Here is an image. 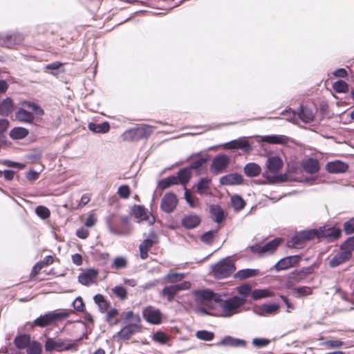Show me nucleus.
<instances>
[{"label":"nucleus","instance_id":"1","mask_svg":"<svg viewBox=\"0 0 354 354\" xmlns=\"http://www.w3.org/2000/svg\"><path fill=\"white\" fill-rule=\"evenodd\" d=\"M72 313L73 310L71 309H62L60 311L53 310L48 312L36 318L33 321L32 324H31V328L35 326L44 328L56 324L58 322L62 321L63 319L68 317Z\"/></svg>","mask_w":354,"mask_h":354},{"label":"nucleus","instance_id":"2","mask_svg":"<svg viewBox=\"0 0 354 354\" xmlns=\"http://www.w3.org/2000/svg\"><path fill=\"white\" fill-rule=\"evenodd\" d=\"M115 215L111 214L105 219L106 225L109 232L115 235L127 236L131 234L132 226L128 216L120 217V222L118 223L115 221Z\"/></svg>","mask_w":354,"mask_h":354},{"label":"nucleus","instance_id":"3","mask_svg":"<svg viewBox=\"0 0 354 354\" xmlns=\"http://www.w3.org/2000/svg\"><path fill=\"white\" fill-rule=\"evenodd\" d=\"M78 344L73 342L71 339H59L55 340L53 337H47L44 344V348L46 352L52 353L54 351L63 352L70 350L77 351Z\"/></svg>","mask_w":354,"mask_h":354},{"label":"nucleus","instance_id":"4","mask_svg":"<svg viewBox=\"0 0 354 354\" xmlns=\"http://www.w3.org/2000/svg\"><path fill=\"white\" fill-rule=\"evenodd\" d=\"M315 266L304 267L301 269H295L286 276L285 286L288 289H292L297 283L306 280L314 272Z\"/></svg>","mask_w":354,"mask_h":354},{"label":"nucleus","instance_id":"5","mask_svg":"<svg viewBox=\"0 0 354 354\" xmlns=\"http://www.w3.org/2000/svg\"><path fill=\"white\" fill-rule=\"evenodd\" d=\"M153 133V127L148 124H142L126 130L122 134L124 141L135 142L142 139H147Z\"/></svg>","mask_w":354,"mask_h":354},{"label":"nucleus","instance_id":"6","mask_svg":"<svg viewBox=\"0 0 354 354\" xmlns=\"http://www.w3.org/2000/svg\"><path fill=\"white\" fill-rule=\"evenodd\" d=\"M235 270V263L230 257L223 259L216 264L212 266L214 276L218 279L230 277Z\"/></svg>","mask_w":354,"mask_h":354},{"label":"nucleus","instance_id":"7","mask_svg":"<svg viewBox=\"0 0 354 354\" xmlns=\"http://www.w3.org/2000/svg\"><path fill=\"white\" fill-rule=\"evenodd\" d=\"M282 241L281 238H274L265 244L256 243L251 245L250 246V250L252 253L257 254L260 257L268 254H272L281 245Z\"/></svg>","mask_w":354,"mask_h":354},{"label":"nucleus","instance_id":"8","mask_svg":"<svg viewBox=\"0 0 354 354\" xmlns=\"http://www.w3.org/2000/svg\"><path fill=\"white\" fill-rule=\"evenodd\" d=\"M220 296L208 289L201 290V313L210 314L209 310L218 304Z\"/></svg>","mask_w":354,"mask_h":354},{"label":"nucleus","instance_id":"9","mask_svg":"<svg viewBox=\"0 0 354 354\" xmlns=\"http://www.w3.org/2000/svg\"><path fill=\"white\" fill-rule=\"evenodd\" d=\"M244 299L234 296L227 299H220L218 304L226 317H230L238 312V309L244 304Z\"/></svg>","mask_w":354,"mask_h":354},{"label":"nucleus","instance_id":"10","mask_svg":"<svg viewBox=\"0 0 354 354\" xmlns=\"http://www.w3.org/2000/svg\"><path fill=\"white\" fill-rule=\"evenodd\" d=\"M283 161L279 157L272 156L268 158L266 162V167L268 170L263 174V176L272 183L276 182L281 178V176L272 177L270 176V173L274 174L278 173L283 167Z\"/></svg>","mask_w":354,"mask_h":354},{"label":"nucleus","instance_id":"11","mask_svg":"<svg viewBox=\"0 0 354 354\" xmlns=\"http://www.w3.org/2000/svg\"><path fill=\"white\" fill-rule=\"evenodd\" d=\"M191 283L188 281H184L181 283H178L174 285L165 286L160 295L162 297H166L169 302L174 301L177 293L180 290H185L189 289Z\"/></svg>","mask_w":354,"mask_h":354},{"label":"nucleus","instance_id":"12","mask_svg":"<svg viewBox=\"0 0 354 354\" xmlns=\"http://www.w3.org/2000/svg\"><path fill=\"white\" fill-rule=\"evenodd\" d=\"M142 317L147 323L153 325H159L166 319L160 309L152 306H148L142 310Z\"/></svg>","mask_w":354,"mask_h":354},{"label":"nucleus","instance_id":"13","mask_svg":"<svg viewBox=\"0 0 354 354\" xmlns=\"http://www.w3.org/2000/svg\"><path fill=\"white\" fill-rule=\"evenodd\" d=\"M194 169L196 174H199V159L197 158L193 161L188 167L180 169L177 172L176 178L177 184L180 183L185 186L190 180L192 176V170Z\"/></svg>","mask_w":354,"mask_h":354},{"label":"nucleus","instance_id":"14","mask_svg":"<svg viewBox=\"0 0 354 354\" xmlns=\"http://www.w3.org/2000/svg\"><path fill=\"white\" fill-rule=\"evenodd\" d=\"M301 260V257L299 255L288 256L281 259L273 266L271 270H274L277 272L288 270L299 266Z\"/></svg>","mask_w":354,"mask_h":354},{"label":"nucleus","instance_id":"15","mask_svg":"<svg viewBox=\"0 0 354 354\" xmlns=\"http://www.w3.org/2000/svg\"><path fill=\"white\" fill-rule=\"evenodd\" d=\"M317 235L318 239H324L328 243H331L338 240L341 237L342 231L337 227L322 226L317 229Z\"/></svg>","mask_w":354,"mask_h":354},{"label":"nucleus","instance_id":"16","mask_svg":"<svg viewBox=\"0 0 354 354\" xmlns=\"http://www.w3.org/2000/svg\"><path fill=\"white\" fill-rule=\"evenodd\" d=\"M230 162V158L226 154H219L214 157L210 165V171L215 175L225 171Z\"/></svg>","mask_w":354,"mask_h":354},{"label":"nucleus","instance_id":"17","mask_svg":"<svg viewBox=\"0 0 354 354\" xmlns=\"http://www.w3.org/2000/svg\"><path fill=\"white\" fill-rule=\"evenodd\" d=\"M140 330V323H128L114 335L113 337H118L124 341L129 340L133 335Z\"/></svg>","mask_w":354,"mask_h":354},{"label":"nucleus","instance_id":"18","mask_svg":"<svg viewBox=\"0 0 354 354\" xmlns=\"http://www.w3.org/2000/svg\"><path fill=\"white\" fill-rule=\"evenodd\" d=\"M178 198L174 192L166 193L160 203V209L162 212L169 214L176 209L178 205Z\"/></svg>","mask_w":354,"mask_h":354},{"label":"nucleus","instance_id":"19","mask_svg":"<svg viewBox=\"0 0 354 354\" xmlns=\"http://www.w3.org/2000/svg\"><path fill=\"white\" fill-rule=\"evenodd\" d=\"M24 39V35L18 32H13L7 35L3 33L2 46L12 48L16 45L21 44Z\"/></svg>","mask_w":354,"mask_h":354},{"label":"nucleus","instance_id":"20","mask_svg":"<svg viewBox=\"0 0 354 354\" xmlns=\"http://www.w3.org/2000/svg\"><path fill=\"white\" fill-rule=\"evenodd\" d=\"M223 148L225 149H240L245 153H250V151L252 150V147L250 145V142L245 138H239L226 142L223 145Z\"/></svg>","mask_w":354,"mask_h":354},{"label":"nucleus","instance_id":"21","mask_svg":"<svg viewBox=\"0 0 354 354\" xmlns=\"http://www.w3.org/2000/svg\"><path fill=\"white\" fill-rule=\"evenodd\" d=\"M351 257L352 253L345 250H341L329 260L328 265L330 268H335L349 261Z\"/></svg>","mask_w":354,"mask_h":354},{"label":"nucleus","instance_id":"22","mask_svg":"<svg viewBox=\"0 0 354 354\" xmlns=\"http://www.w3.org/2000/svg\"><path fill=\"white\" fill-rule=\"evenodd\" d=\"M301 167L306 173L315 174L320 169L319 162L315 158H308L302 162Z\"/></svg>","mask_w":354,"mask_h":354},{"label":"nucleus","instance_id":"23","mask_svg":"<svg viewBox=\"0 0 354 354\" xmlns=\"http://www.w3.org/2000/svg\"><path fill=\"white\" fill-rule=\"evenodd\" d=\"M130 214L138 219V222L149 219L148 209L142 205H133Z\"/></svg>","mask_w":354,"mask_h":354},{"label":"nucleus","instance_id":"24","mask_svg":"<svg viewBox=\"0 0 354 354\" xmlns=\"http://www.w3.org/2000/svg\"><path fill=\"white\" fill-rule=\"evenodd\" d=\"M15 115L17 121L23 123L32 124L35 120V115L30 111L21 107L15 112Z\"/></svg>","mask_w":354,"mask_h":354},{"label":"nucleus","instance_id":"25","mask_svg":"<svg viewBox=\"0 0 354 354\" xmlns=\"http://www.w3.org/2000/svg\"><path fill=\"white\" fill-rule=\"evenodd\" d=\"M348 168V165L340 160L329 162L326 165V169L331 174L344 173Z\"/></svg>","mask_w":354,"mask_h":354},{"label":"nucleus","instance_id":"26","mask_svg":"<svg viewBox=\"0 0 354 354\" xmlns=\"http://www.w3.org/2000/svg\"><path fill=\"white\" fill-rule=\"evenodd\" d=\"M243 180V178L241 174L234 173L222 176L220 178V183L223 185H240Z\"/></svg>","mask_w":354,"mask_h":354},{"label":"nucleus","instance_id":"27","mask_svg":"<svg viewBox=\"0 0 354 354\" xmlns=\"http://www.w3.org/2000/svg\"><path fill=\"white\" fill-rule=\"evenodd\" d=\"M15 109L13 100L10 97H7L0 102V115L7 117L12 113Z\"/></svg>","mask_w":354,"mask_h":354},{"label":"nucleus","instance_id":"28","mask_svg":"<svg viewBox=\"0 0 354 354\" xmlns=\"http://www.w3.org/2000/svg\"><path fill=\"white\" fill-rule=\"evenodd\" d=\"M89 131L94 133H106L110 130V124L107 121L102 122L101 123H97L95 122H91L88 124Z\"/></svg>","mask_w":354,"mask_h":354},{"label":"nucleus","instance_id":"29","mask_svg":"<svg viewBox=\"0 0 354 354\" xmlns=\"http://www.w3.org/2000/svg\"><path fill=\"white\" fill-rule=\"evenodd\" d=\"M181 225L186 229H193L199 225V216L189 214L185 216L181 220Z\"/></svg>","mask_w":354,"mask_h":354},{"label":"nucleus","instance_id":"30","mask_svg":"<svg viewBox=\"0 0 354 354\" xmlns=\"http://www.w3.org/2000/svg\"><path fill=\"white\" fill-rule=\"evenodd\" d=\"M29 134V130L23 127L12 128L9 132V136L14 140H21L26 138Z\"/></svg>","mask_w":354,"mask_h":354},{"label":"nucleus","instance_id":"31","mask_svg":"<svg viewBox=\"0 0 354 354\" xmlns=\"http://www.w3.org/2000/svg\"><path fill=\"white\" fill-rule=\"evenodd\" d=\"M30 335L23 333L18 335L14 339V344L17 348L24 349L30 343Z\"/></svg>","mask_w":354,"mask_h":354},{"label":"nucleus","instance_id":"32","mask_svg":"<svg viewBox=\"0 0 354 354\" xmlns=\"http://www.w3.org/2000/svg\"><path fill=\"white\" fill-rule=\"evenodd\" d=\"M244 174L248 177H256L261 173V167L255 162H249L243 168Z\"/></svg>","mask_w":354,"mask_h":354},{"label":"nucleus","instance_id":"33","mask_svg":"<svg viewBox=\"0 0 354 354\" xmlns=\"http://www.w3.org/2000/svg\"><path fill=\"white\" fill-rule=\"evenodd\" d=\"M45 70L50 74L57 76L64 72V64L60 62H54L46 65Z\"/></svg>","mask_w":354,"mask_h":354},{"label":"nucleus","instance_id":"34","mask_svg":"<svg viewBox=\"0 0 354 354\" xmlns=\"http://www.w3.org/2000/svg\"><path fill=\"white\" fill-rule=\"evenodd\" d=\"M158 243V237L157 234L153 230H151L149 236L141 242L140 246L150 249Z\"/></svg>","mask_w":354,"mask_h":354},{"label":"nucleus","instance_id":"35","mask_svg":"<svg viewBox=\"0 0 354 354\" xmlns=\"http://www.w3.org/2000/svg\"><path fill=\"white\" fill-rule=\"evenodd\" d=\"M93 301L98 306L100 313H104L108 310L109 303L106 300L103 295L100 293L95 295L93 297Z\"/></svg>","mask_w":354,"mask_h":354},{"label":"nucleus","instance_id":"36","mask_svg":"<svg viewBox=\"0 0 354 354\" xmlns=\"http://www.w3.org/2000/svg\"><path fill=\"white\" fill-rule=\"evenodd\" d=\"M260 273L258 269H243L239 270L234 275V277L241 280L245 279L250 277H254L259 275Z\"/></svg>","mask_w":354,"mask_h":354},{"label":"nucleus","instance_id":"37","mask_svg":"<svg viewBox=\"0 0 354 354\" xmlns=\"http://www.w3.org/2000/svg\"><path fill=\"white\" fill-rule=\"evenodd\" d=\"M305 241L301 235L300 232H297L287 242V246L289 248H301L305 244Z\"/></svg>","mask_w":354,"mask_h":354},{"label":"nucleus","instance_id":"38","mask_svg":"<svg viewBox=\"0 0 354 354\" xmlns=\"http://www.w3.org/2000/svg\"><path fill=\"white\" fill-rule=\"evenodd\" d=\"M174 185H177V178H176V176L171 175L160 180L158 183L157 187L160 190H165Z\"/></svg>","mask_w":354,"mask_h":354},{"label":"nucleus","instance_id":"39","mask_svg":"<svg viewBox=\"0 0 354 354\" xmlns=\"http://www.w3.org/2000/svg\"><path fill=\"white\" fill-rule=\"evenodd\" d=\"M210 214L212 219L218 223H221L224 218V212L219 205H211Z\"/></svg>","mask_w":354,"mask_h":354},{"label":"nucleus","instance_id":"40","mask_svg":"<svg viewBox=\"0 0 354 354\" xmlns=\"http://www.w3.org/2000/svg\"><path fill=\"white\" fill-rule=\"evenodd\" d=\"M275 295L274 292L269 289H254L252 292V297L254 300L266 297H272Z\"/></svg>","mask_w":354,"mask_h":354},{"label":"nucleus","instance_id":"41","mask_svg":"<svg viewBox=\"0 0 354 354\" xmlns=\"http://www.w3.org/2000/svg\"><path fill=\"white\" fill-rule=\"evenodd\" d=\"M119 315V311L117 308H113L109 311H106V321L109 326H112L120 323V320L116 317Z\"/></svg>","mask_w":354,"mask_h":354},{"label":"nucleus","instance_id":"42","mask_svg":"<svg viewBox=\"0 0 354 354\" xmlns=\"http://www.w3.org/2000/svg\"><path fill=\"white\" fill-rule=\"evenodd\" d=\"M186 276L185 273L183 272H173L171 270L166 274L163 279L169 283H178L181 281Z\"/></svg>","mask_w":354,"mask_h":354},{"label":"nucleus","instance_id":"43","mask_svg":"<svg viewBox=\"0 0 354 354\" xmlns=\"http://www.w3.org/2000/svg\"><path fill=\"white\" fill-rule=\"evenodd\" d=\"M298 115L299 118L306 123H309L314 120L313 111L306 107L301 106Z\"/></svg>","mask_w":354,"mask_h":354},{"label":"nucleus","instance_id":"44","mask_svg":"<svg viewBox=\"0 0 354 354\" xmlns=\"http://www.w3.org/2000/svg\"><path fill=\"white\" fill-rule=\"evenodd\" d=\"M345 344V342L340 339H328L322 343V346L328 350L340 348Z\"/></svg>","mask_w":354,"mask_h":354},{"label":"nucleus","instance_id":"45","mask_svg":"<svg viewBox=\"0 0 354 354\" xmlns=\"http://www.w3.org/2000/svg\"><path fill=\"white\" fill-rule=\"evenodd\" d=\"M261 140L269 144H284L287 138L283 136H266L262 137Z\"/></svg>","mask_w":354,"mask_h":354},{"label":"nucleus","instance_id":"46","mask_svg":"<svg viewBox=\"0 0 354 354\" xmlns=\"http://www.w3.org/2000/svg\"><path fill=\"white\" fill-rule=\"evenodd\" d=\"M27 354H41L42 346L41 344L36 340L30 342L28 346L26 348Z\"/></svg>","mask_w":354,"mask_h":354},{"label":"nucleus","instance_id":"47","mask_svg":"<svg viewBox=\"0 0 354 354\" xmlns=\"http://www.w3.org/2000/svg\"><path fill=\"white\" fill-rule=\"evenodd\" d=\"M35 214L40 218L45 220L50 217V211L47 207L40 205L36 207Z\"/></svg>","mask_w":354,"mask_h":354},{"label":"nucleus","instance_id":"48","mask_svg":"<svg viewBox=\"0 0 354 354\" xmlns=\"http://www.w3.org/2000/svg\"><path fill=\"white\" fill-rule=\"evenodd\" d=\"M232 204L236 211L243 209L245 206V202L242 197L238 195H234L231 198Z\"/></svg>","mask_w":354,"mask_h":354},{"label":"nucleus","instance_id":"49","mask_svg":"<svg viewBox=\"0 0 354 354\" xmlns=\"http://www.w3.org/2000/svg\"><path fill=\"white\" fill-rule=\"evenodd\" d=\"M333 88L337 93H348L349 91L348 84L343 80L335 82L333 84Z\"/></svg>","mask_w":354,"mask_h":354},{"label":"nucleus","instance_id":"50","mask_svg":"<svg viewBox=\"0 0 354 354\" xmlns=\"http://www.w3.org/2000/svg\"><path fill=\"white\" fill-rule=\"evenodd\" d=\"M301 235L305 242L310 241L314 239H318L317 229H310L300 231Z\"/></svg>","mask_w":354,"mask_h":354},{"label":"nucleus","instance_id":"51","mask_svg":"<svg viewBox=\"0 0 354 354\" xmlns=\"http://www.w3.org/2000/svg\"><path fill=\"white\" fill-rule=\"evenodd\" d=\"M112 292L117 297H118L121 300H124L127 297V288L122 285L115 286L112 289Z\"/></svg>","mask_w":354,"mask_h":354},{"label":"nucleus","instance_id":"52","mask_svg":"<svg viewBox=\"0 0 354 354\" xmlns=\"http://www.w3.org/2000/svg\"><path fill=\"white\" fill-rule=\"evenodd\" d=\"M153 340L161 344H166L168 342V337L167 334L161 330L156 331L152 337Z\"/></svg>","mask_w":354,"mask_h":354},{"label":"nucleus","instance_id":"53","mask_svg":"<svg viewBox=\"0 0 354 354\" xmlns=\"http://www.w3.org/2000/svg\"><path fill=\"white\" fill-rule=\"evenodd\" d=\"M73 309L78 312H84L86 310L84 301L81 296L77 297L72 302Z\"/></svg>","mask_w":354,"mask_h":354},{"label":"nucleus","instance_id":"54","mask_svg":"<svg viewBox=\"0 0 354 354\" xmlns=\"http://www.w3.org/2000/svg\"><path fill=\"white\" fill-rule=\"evenodd\" d=\"M216 234L217 230H209L201 236V241L207 244H212Z\"/></svg>","mask_w":354,"mask_h":354},{"label":"nucleus","instance_id":"55","mask_svg":"<svg viewBox=\"0 0 354 354\" xmlns=\"http://www.w3.org/2000/svg\"><path fill=\"white\" fill-rule=\"evenodd\" d=\"M340 250H345L353 254L354 251V236L348 238L341 245Z\"/></svg>","mask_w":354,"mask_h":354},{"label":"nucleus","instance_id":"56","mask_svg":"<svg viewBox=\"0 0 354 354\" xmlns=\"http://www.w3.org/2000/svg\"><path fill=\"white\" fill-rule=\"evenodd\" d=\"M117 193L120 198L127 199L131 194V189L128 185H122L118 187Z\"/></svg>","mask_w":354,"mask_h":354},{"label":"nucleus","instance_id":"57","mask_svg":"<svg viewBox=\"0 0 354 354\" xmlns=\"http://www.w3.org/2000/svg\"><path fill=\"white\" fill-rule=\"evenodd\" d=\"M241 341L234 339L230 336L224 337L218 345L237 346L239 345Z\"/></svg>","mask_w":354,"mask_h":354},{"label":"nucleus","instance_id":"58","mask_svg":"<svg viewBox=\"0 0 354 354\" xmlns=\"http://www.w3.org/2000/svg\"><path fill=\"white\" fill-rule=\"evenodd\" d=\"M78 281L84 286H89L93 282V279L90 274L84 272L78 276Z\"/></svg>","mask_w":354,"mask_h":354},{"label":"nucleus","instance_id":"59","mask_svg":"<svg viewBox=\"0 0 354 354\" xmlns=\"http://www.w3.org/2000/svg\"><path fill=\"white\" fill-rule=\"evenodd\" d=\"M279 306L274 304H263L261 306L262 311L266 314H272L276 313L279 310Z\"/></svg>","mask_w":354,"mask_h":354},{"label":"nucleus","instance_id":"60","mask_svg":"<svg viewBox=\"0 0 354 354\" xmlns=\"http://www.w3.org/2000/svg\"><path fill=\"white\" fill-rule=\"evenodd\" d=\"M125 320H132L133 323H140L141 317L138 314L135 315L133 310H129L124 313Z\"/></svg>","mask_w":354,"mask_h":354},{"label":"nucleus","instance_id":"61","mask_svg":"<svg viewBox=\"0 0 354 354\" xmlns=\"http://www.w3.org/2000/svg\"><path fill=\"white\" fill-rule=\"evenodd\" d=\"M299 296H308L313 293L312 288L308 286H301L292 288Z\"/></svg>","mask_w":354,"mask_h":354},{"label":"nucleus","instance_id":"62","mask_svg":"<svg viewBox=\"0 0 354 354\" xmlns=\"http://www.w3.org/2000/svg\"><path fill=\"white\" fill-rule=\"evenodd\" d=\"M127 261L123 257H117L113 263V266L117 269H122L127 266Z\"/></svg>","mask_w":354,"mask_h":354},{"label":"nucleus","instance_id":"63","mask_svg":"<svg viewBox=\"0 0 354 354\" xmlns=\"http://www.w3.org/2000/svg\"><path fill=\"white\" fill-rule=\"evenodd\" d=\"M344 230L346 234L354 233V218L344 223Z\"/></svg>","mask_w":354,"mask_h":354},{"label":"nucleus","instance_id":"64","mask_svg":"<svg viewBox=\"0 0 354 354\" xmlns=\"http://www.w3.org/2000/svg\"><path fill=\"white\" fill-rule=\"evenodd\" d=\"M10 126V122L7 118L0 119V136H6V132L8 131Z\"/></svg>","mask_w":354,"mask_h":354}]
</instances>
